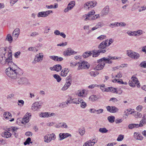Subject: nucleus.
I'll return each instance as SVG.
<instances>
[{
	"instance_id": "f257e3e1",
	"label": "nucleus",
	"mask_w": 146,
	"mask_h": 146,
	"mask_svg": "<svg viewBox=\"0 0 146 146\" xmlns=\"http://www.w3.org/2000/svg\"><path fill=\"white\" fill-rule=\"evenodd\" d=\"M13 68V67H9L5 70L6 74L12 79L16 78L20 75L19 72L21 71V69L17 67Z\"/></svg>"
},
{
	"instance_id": "f03ea898",
	"label": "nucleus",
	"mask_w": 146,
	"mask_h": 146,
	"mask_svg": "<svg viewBox=\"0 0 146 146\" xmlns=\"http://www.w3.org/2000/svg\"><path fill=\"white\" fill-rule=\"evenodd\" d=\"M6 53V49L5 48H0V62L2 65L6 64L7 61L9 59V56L7 58H6L5 56Z\"/></svg>"
},
{
	"instance_id": "7ed1b4c3",
	"label": "nucleus",
	"mask_w": 146,
	"mask_h": 146,
	"mask_svg": "<svg viewBox=\"0 0 146 146\" xmlns=\"http://www.w3.org/2000/svg\"><path fill=\"white\" fill-rule=\"evenodd\" d=\"M72 82V77L71 75L67 76L66 79V82L62 90H65L70 86Z\"/></svg>"
},
{
	"instance_id": "20e7f679",
	"label": "nucleus",
	"mask_w": 146,
	"mask_h": 146,
	"mask_svg": "<svg viewBox=\"0 0 146 146\" xmlns=\"http://www.w3.org/2000/svg\"><path fill=\"white\" fill-rule=\"evenodd\" d=\"M131 80H129V86L132 87H135V85L138 84L137 86L138 88L140 86V83L139 82L137 78L136 77H134L132 76L131 77Z\"/></svg>"
},
{
	"instance_id": "39448f33",
	"label": "nucleus",
	"mask_w": 146,
	"mask_h": 146,
	"mask_svg": "<svg viewBox=\"0 0 146 146\" xmlns=\"http://www.w3.org/2000/svg\"><path fill=\"white\" fill-rule=\"evenodd\" d=\"M127 54L129 57L135 59H138L140 57L139 53L131 50H127Z\"/></svg>"
},
{
	"instance_id": "423d86ee",
	"label": "nucleus",
	"mask_w": 146,
	"mask_h": 146,
	"mask_svg": "<svg viewBox=\"0 0 146 146\" xmlns=\"http://www.w3.org/2000/svg\"><path fill=\"white\" fill-rule=\"evenodd\" d=\"M8 56H9L8 60L7 61V65L9 66V67L12 68L13 67V68H14V67L15 66L14 65V64L12 62V53L11 52H10L8 54Z\"/></svg>"
},
{
	"instance_id": "0eeeda50",
	"label": "nucleus",
	"mask_w": 146,
	"mask_h": 146,
	"mask_svg": "<svg viewBox=\"0 0 146 146\" xmlns=\"http://www.w3.org/2000/svg\"><path fill=\"white\" fill-rule=\"evenodd\" d=\"M31 116V113H27L21 119V123H22L25 124L28 123L29 121L30 118Z\"/></svg>"
},
{
	"instance_id": "6e6552de",
	"label": "nucleus",
	"mask_w": 146,
	"mask_h": 146,
	"mask_svg": "<svg viewBox=\"0 0 146 146\" xmlns=\"http://www.w3.org/2000/svg\"><path fill=\"white\" fill-rule=\"evenodd\" d=\"M106 50L99 49L97 50H93L91 51L92 55H93V57H95L98 56L99 55L100 53H104L106 52Z\"/></svg>"
},
{
	"instance_id": "1a4fd4ad",
	"label": "nucleus",
	"mask_w": 146,
	"mask_h": 146,
	"mask_svg": "<svg viewBox=\"0 0 146 146\" xmlns=\"http://www.w3.org/2000/svg\"><path fill=\"white\" fill-rule=\"evenodd\" d=\"M88 62L85 61H83L81 63L78 62V69L79 70L80 69H84L86 68H88L89 67L87 64Z\"/></svg>"
},
{
	"instance_id": "9d476101",
	"label": "nucleus",
	"mask_w": 146,
	"mask_h": 146,
	"mask_svg": "<svg viewBox=\"0 0 146 146\" xmlns=\"http://www.w3.org/2000/svg\"><path fill=\"white\" fill-rule=\"evenodd\" d=\"M75 2L74 1H70L68 4L67 7L64 10L65 13H67L71 10L75 5Z\"/></svg>"
},
{
	"instance_id": "9b49d317",
	"label": "nucleus",
	"mask_w": 146,
	"mask_h": 146,
	"mask_svg": "<svg viewBox=\"0 0 146 146\" xmlns=\"http://www.w3.org/2000/svg\"><path fill=\"white\" fill-rule=\"evenodd\" d=\"M76 52L74 51L71 48H68L63 52V55L64 56H70L72 54H76Z\"/></svg>"
},
{
	"instance_id": "f8f14e48",
	"label": "nucleus",
	"mask_w": 146,
	"mask_h": 146,
	"mask_svg": "<svg viewBox=\"0 0 146 146\" xmlns=\"http://www.w3.org/2000/svg\"><path fill=\"white\" fill-rule=\"evenodd\" d=\"M17 82L19 84L29 85L30 84V83L29 82V80L25 77L20 78L18 80Z\"/></svg>"
},
{
	"instance_id": "ddd939ff",
	"label": "nucleus",
	"mask_w": 146,
	"mask_h": 146,
	"mask_svg": "<svg viewBox=\"0 0 146 146\" xmlns=\"http://www.w3.org/2000/svg\"><path fill=\"white\" fill-rule=\"evenodd\" d=\"M106 108L108 111L113 113L117 112L119 110V109L115 106H108Z\"/></svg>"
},
{
	"instance_id": "4468645a",
	"label": "nucleus",
	"mask_w": 146,
	"mask_h": 146,
	"mask_svg": "<svg viewBox=\"0 0 146 146\" xmlns=\"http://www.w3.org/2000/svg\"><path fill=\"white\" fill-rule=\"evenodd\" d=\"M109 11V7L108 5L106 6L102 10L101 13V17L106 16L108 15Z\"/></svg>"
},
{
	"instance_id": "2eb2a0df",
	"label": "nucleus",
	"mask_w": 146,
	"mask_h": 146,
	"mask_svg": "<svg viewBox=\"0 0 146 146\" xmlns=\"http://www.w3.org/2000/svg\"><path fill=\"white\" fill-rule=\"evenodd\" d=\"M40 106L38 102H35L32 104L31 110L34 111H37L40 108Z\"/></svg>"
},
{
	"instance_id": "dca6fc26",
	"label": "nucleus",
	"mask_w": 146,
	"mask_h": 146,
	"mask_svg": "<svg viewBox=\"0 0 146 146\" xmlns=\"http://www.w3.org/2000/svg\"><path fill=\"white\" fill-rule=\"evenodd\" d=\"M80 104V107L82 108H85L87 106L86 103L81 98H78L77 104Z\"/></svg>"
},
{
	"instance_id": "f3484780",
	"label": "nucleus",
	"mask_w": 146,
	"mask_h": 146,
	"mask_svg": "<svg viewBox=\"0 0 146 146\" xmlns=\"http://www.w3.org/2000/svg\"><path fill=\"white\" fill-rule=\"evenodd\" d=\"M108 40L107 39L105 41H103L98 46V48L99 49L105 50L106 47L107 46V42H108Z\"/></svg>"
},
{
	"instance_id": "a211bd4d",
	"label": "nucleus",
	"mask_w": 146,
	"mask_h": 146,
	"mask_svg": "<svg viewBox=\"0 0 146 146\" xmlns=\"http://www.w3.org/2000/svg\"><path fill=\"white\" fill-rule=\"evenodd\" d=\"M92 12H90V11L89 12L87 15H83L82 17V19H84L85 21H87L88 20H92V19L91 18L92 16Z\"/></svg>"
},
{
	"instance_id": "6ab92c4d",
	"label": "nucleus",
	"mask_w": 146,
	"mask_h": 146,
	"mask_svg": "<svg viewBox=\"0 0 146 146\" xmlns=\"http://www.w3.org/2000/svg\"><path fill=\"white\" fill-rule=\"evenodd\" d=\"M20 30L19 28H17L14 31L13 33V36L17 38L20 34Z\"/></svg>"
},
{
	"instance_id": "aec40b11",
	"label": "nucleus",
	"mask_w": 146,
	"mask_h": 146,
	"mask_svg": "<svg viewBox=\"0 0 146 146\" xmlns=\"http://www.w3.org/2000/svg\"><path fill=\"white\" fill-rule=\"evenodd\" d=\"M105 65V63L104 62L99 63L96 66L95 68L96 70H99L102 69L104 66Z\"/></svg>"
},
{
	"instance_id": "412c9836",
	"label": "nucleus",
	"mask_w": 146,
	"mask_h": 146,
	"mask_svg": "<svg viewBox=\"0 0 146 146\" xmlns=\"http://www.w3.org/2000/svg\"><path fill=\"white\" fill-rule=\"evenodd\" d=\"M78 98H73L72 99L71 98H70V99H68V100L66 101V104H68V103H74L75 104H77V102H78Z\"/></svg>"
},
{
	"instance_id": "4be33fe9",
	"label": "nucleus",
	"mask_w": 146,
	"mask_h": 146,
	"mask_svg": "<svg viewBox=\"0 0 146 146\" xmlns=\"http://www.w3.org/2000/svg\"><path fill=\"white\" fill-rule=\"evenodd\" d=\"M43 57V55L40 54V53H39V54H37L36 55L35 58V60L37 62H39L40 60H42Z\"/></svg>"
},
{
	"instance_id": "5701e85b",
	"label": "nucleus",
	"mask_w": 146,
	"mask_h": 146,
	"mask_svg": "<svg viewBox=\"0 0 146 146\" xmlns=\"http://www.w3.org/2000/svg\"><path fill=\"white\" fill-rule=\"evenodd\" d=\"M146 123V118L145 115H144L142 117V119L140 121L139 124H138L139 127H142L143 126V125L145 124Z\"/></svg>"
},
{
	"instance_id": "b1692460",
	"label": "nucleus",
	"mask_w": 146,
	"mask_h": 146,
	"mask_svg": "<svg viewBox=\"0 0 146 146\" xmlns=\"http://www.w3.org/2000/svg\"><path fill=\"white\" fill-rule=\"evenodd\" d=\"M3 116L5 119H9L12 117V115L9 112H6L4 113Z\"/></svg>"
},
{
	"instance_id": "393cba45",
	"label": "nucleus",
	"mask_w": 146,
	"mask_h": 146,
	"mask_svg": "<svg viewBox=\"0 0 146 146\" xmlns=\"http://www.w3.org/2000/svg\"><path fill=\"white\" fill-rule=\"evenodd\" d=\"M68 72L69 70L68 69L64 68L61 71V75L62 76L65 77L67 75Z\"/></svg>"
},
{
	"instance_id": "a878e982",
	"label": "nucleus",
	"mask_w": 146,
	"mask_h": 146,
	"mask_svg": "<svg viewBox=\"0 0 146 146\" xmlns=\"http://www.w3.org/2000/svg\"><path fill=\"white\" fill-rule=\"evenodd\" d=\"M138 124L131 123L129 124L128 126V128L130 129H132L134 128H137L139 127Z\"/></svg>"
},
{
	"instance_id": "bb28decb",
	"label": "nucleus",
	"mask_w": 146,
	"mask_h": 146,
	"mask_svg": "<svg viewBox=\"0 0 146 146\" xmlns=\"http://www.w3.org/2000/svg\"><path fill=\"white\" fill-rule=\"evenodd\" d=\"M5 40L8 41L9 43H11L13 41V38L11 34H9L7 35Z\"/></svg>"
},
{
	"instance_id": "cd10ccee",
	"label": "nucleus",
	"mask_w": 146,
	"mask_h": 146,
	"mask_svg": "<svg viewBox=\"0 0 146 146\" xmlns=\"http://www.w3.org/2000/svg\"><path fill=\"white\" fill-rule=\"evenodd\" d=\"M93 3V1H90L89 3L87 2V3L85 4L84 5V7L85 8H87V7H88V9H89L90 7L92 8Z\"/></svg>"
},
{
	"instance_id": "c85d7f7f",
	"label": "nucleus",
	"mask_w": 146,
	"mask_h": 146,
	"mask_svg": "<svg viewBox=\"0 0 146 146\" xmlns=\"http://www.w3.org/2000/svg\"><path fill=\"white\" fill-rule=\"evenodd\" d=\"M90 12H92L93 13H92V17H91V18H92V20H94L100 17V16L99 14L95 15H94V14L95 13V12L94 10H92L90 11Z\"/></svg>"
},
{
	"instance_id": "c756f323",
	"label": "nucleus",
	"mask_w": 146,
	"mask_h": 146,
	"mask_svg": "<svg viewBox=\"0 0 146 146\" xmlns=\"http://www.w3.org/2000/svg\"><path fill=\"white\" fill-rule=\"evenodd\" d=\"M54 70L57 72H58L61 70L62 66L60 64H56L54 66Z\"/></svg>"
},
{
	"instance_id": "7c9ffc66",
	"label": "nucleus",
	"mask_w": 146,
	"mask_h": 146,
	"mask_svg": "<svg viewBox=\"0 0 146 146\" xmlns=\"http://www.w3.org/2000/svg\"><path fill=\"white\" fill-rule=\"evenodd\" d=\"M112 56H109L108 57V58H106L105 57H103L99 60H98L97 62L98 63H99L101 62H103L104 61L109 60L111 59V57Z\"/></svg>"
},
{
	"instance_id": "2f4dec72",
	"label": "nucleus",
	"mask_w": 146,
	"mask_h": 146,
	"mask_svg": "<svg viewBox=\"0 0 146 146\" xmlns=\"http://www.w3.org/2000/svg\"><path fill=\"white\" fill-rule=\"evenodd\" d=\"M107 91L108 92L110 91L113 93L116 92L117 94L118 93L116 91V89L112 87H108Z\"/></svg>"
},
{
	"instance_id": "473e14b6",
	"label": "nucleus",
	"mask_w": 146,
	"mask_h": 146,
	"mask_svg": "<svg viewBox=\"0 0 146 146\" xmlns=\"http://www.w3.org/2000/svg\"><path fill=\"white\" fill-rule=\"evenodd\" d=\"M92 55L91 51H89L88 52H84L83 54V56L84 58H86L89 56Z\"/></svg>"
},
{
	"instance_id": "72a5a7b5",
	"label": "nucleus",
	"mask_w": 146,
	"mask_h": 146,
	"mask_svg": "<svg viewBox=\"0 0 146 146\" xmlns=\"http://www.w3.org/2000/svg\"><path fill=\"white\" fill-rule=\"evenodd\" d=\"M115 117L114 116H110L108 117V119L111 123H113L114 121Z\"/></svg>"
},
{
	"instance_id": "f704fd0d",
	"label": "nucleus",
	"mask_w": 146,
	"mask_h": 146,
	"mask_svg": "<svg viewBox=\"0 0 146 146\" xmlns=\"http://www.w3.org/2000/svg\"><path fill=\"white\" fill-rule=\"evenodd\" d=\"M40 117H48L49 116V113L48 112H43L41 113L40 115Z\"/></svg>"
},
{
	"instance_id": "c9c22d12",
	"label": "nucleus",
	"mask_w": 146,
	"mask_h": 146,
	"mask_svg": "<svg viewBox=\"0 0 146 146\" xmlns=\"http://www.w3.org/2000/svg\"><path fill=\"white\" fill-rule=\"evenodd\" d=\"M44 138L45 139L44 141L47 143L50 142L52 140V138L50 137V136L49 135L45 136L44 137Z\"/></svg>"
},
{
	"instance_id": "e433bc0d",
	"label": "nucleus",
	"mask_w": 146,
	"mask_h": 146,
	"mask_svg": "<svg viewBox=\"0 0 146 146\" xmlns=\"http://www.w3.org/2000/svg\"><path fill=\"white\" fill-rule=\"evenodd\" d=\"M89 98L92 102H94L98 98L96 95H92L90 96Z\"/></svg>"
},
{
	"instance_id": "4c0bfd02",
	"label": "nucleus",
	"mask_w": 146,
	"mask_h": 146,
	"mask_svg": "<svg viewBox=\"0 0 146 146\" xmlns=\"http://www.w3.org/2000/svg\"><path fill=\"white\" fill-rule=\"evenodd\" d=\"M53 77L54 78L57 80V81L58 82H60L61 80L60 77L58 74H55L54 75Z\"/></svg>"
},
{
	"instance_id": "58836bf2",
	"label": "nucleus",
	"mask_w": 146,
	"mask_h": 146,
	"mask_svg": "<svg viewBox=\"0 0 146 146\" xmlns=\"http://www.w3.org/2000/svg\"><path fill=\"white\" fill-rule=\"evenodd\" d=\"M89 74L91 76L95 77L99 74V73L96 71H91L90 72Z\"/></svg>"
},
{
	"instance_id": "ea45409f",
	"label": "nucleus",
	"mask_w": 146,
	"mask_h": 146,
	"mask_svg": "<svg viewBox=\"0 0 146 146\" xmlns=\"http://www.w3.org/2000/svg\"><path fill=\"white\" fill-rule=\"evenodd\" d=\"M19 128H17L15 127H11V128H9L8 129V131H12L13 132L14 131H17Z\"/></svg>"
},
{
	"instance_id": "a19ab883",
	"label": "nucleus",
	"mask_w": 146,
	"mask_h": 146,
	"mask_svg": "<svg viewBox=\"0 0 146 146\" xmlns=\"http://www.w3.org/2000/svg\"><path fill=\"white\" fill-rule=\"evenodd\" d=\"M4 134L5 137L6 138H8L10 137L12 135L8 131L5 132Z\"/></svg>"
},
{
	"instance_id": "79ce46f5",
	"label": "nucleus",
	"mask_w": 146,
	"mask_h": 146,
	"mask_svg": "<svg viewBox=\"0 0 146 146\" xmlns=\"http://www.w3.org/2000/svg\"><path fill=\"white\" fill-rule=\"evenodd\" d=\"M37 17H45L44 11H42L39 12L37 15Z\"/></svg>"
},
{
	"instance_id": "37998d69",
	"label": "nucleus",
	"mask_w": 146,
	"mask_h": 146,
	"mask_svg": "<svg viewBox=\"0 0 146 146\" xmlns=\"http://www.w3.org/2000/svg\"><path fill=\"white\" fill-rule=\"evenodd\" d=\"M99 131L102 133H106L108 132V130L104 127L100 128L99 129Z\"/></svg>"
},
{
	"instance_id": "c03bdc74",
	"label": "nucleus",
	"mask_w": 146,
	"mask_h": 146,
	"mask_svg": "<svg viewBox=\"0 0 146 146\" xmlns=\"http://www.w3.org/2000/svg\"><path fill=\"white\" fill-rule=\"evenodd\" d=\"M134 114L135 117L136 118H140L142 116V114L138 112H134Z\"/></svg>"
},
{
	"instance_id": "a18cd8bd",
	"label": "nucleus",
	"mask_w": 146,
	"mask_h": 146,
	"mask_svg": "<svg viewBox=\"0 0 146 146\" xmlns=\"http://www.w3.org/2000/svg\"><path fill=\"white\" fill-rule=\"evenodd\" d=\"M31 138L30 137L28 138L26 141L24 142V145H26L27 144L29 145L30 143H32V142H31Z\"/></svg>"
},
{
	"instance_id": "49530a36",
	"label": "nucleus",
	"mask_w": 146,
	"mask_h": 146,
	"mask_svg": "<svg viewBox=\"0 0 146 146\" xmlns=\"http://www.w3.org/2000/svg\"><path fill=\"white\" fill-rule=\"evenodd\" d=\"M79 132L81 135H83L85 133V129L84 128L80 129L79 130Z\"/></svg>"
},
{
	"instance_id": "de8ad7c7",
	"label": "nucleus",
	"mask_w": 146,
	"mask_h": 146,
	"mask_svg": "<svg viewBox=\"0 0 146 146\" xmlns=\"http://www.w3.org/2000/svg\"><path fill=\"white\" fill-rule=\"evenodd\" d=\"M105 85H100L98 86V87L99 86L100 87V88L101 90L103 92H105L106 91L107 92V89H108V88H107L106 89L105 88Z\"/></svg>"
},
{
	"instance_id": "09e8293b",
	"label": "nucleus",
	"mask_w": 146,
	"mask_h": 146,
	"mask_svg": "<svg viewBox=\"0 0 146 146\" xmlns=\"http://www.w3.org/2000/svg\"><path fill=\"white\" fill-rule=\"evenodd\" d=\"M104 23L102 22H99L96 25L97 29L101 27L104 26Z\"/></svg>"
},
{
	"instance_id": "8fccbe9b",
	"label": "nucleus",
	"mask_w": 146,
	"mask_h": 146,
	"mask_svg": "<svg viewBox=\"0 0 146 146\" xmlns=\"http://www.w3.org/2000/svg\"><path fill=\"white\" fill-rule=\"evenodd\" d=\"M123 135H120L118 136L117 140L118 141H121L123 139Z\"/></svg>"
},
{
	"instance_id": "3c124183",
	"label": "nucleus",
	"mask_w": 146,
	"mask_h": 146,
	"mask_svg": "<svg viewBox=\"0 0 146 146\" xmlns=\"http://www.w3.org/2000/svg\"><path fill=\"white\" fill-rule=\"evenodd\" d=\"M44 15L45 17L48 16V15L51 13H52V11L51 10H48L44 11Z\"/></svg>"
},
{
	"instance_id": "603ef678",
	"label": "nucleus",
	"mask_w": 146,
	"mask_h": 146,
	"mask_svg": "<svg viewBox=\"0 0 146 146\" xmlns=\"http://www.w3.org/2000/svg\"><path fill=\"white\" fill-rule=\"evenodd\" d=\"M106 36L105 35H101L98 37L97 38L100 40H102L104 38H106Z\"/></svg>"
},
{
	"instance_id": "864d4df0",
	"label": "nucleus",
	"mask_w": 146,
	"mask_h": 146,
	"mask_svg": "<svg viewBox=\"0 0 146 146\" xmlns=\"http://www.w3.org/2000/svg\"><path fill=\"white\" fill-rule=\"evenodd\" d=\"M103 110L102 109H100L98 110H95V112H96L98 114H100V113H103Z\"/></svg>"
},
{
	"instance_id": "5fc2aeb1",
	"label": "nucleus",
	"mask_w": 146,
	"mask_h": 146,
	"mask_svg": "<svg viewBox=\"0 0 146 146\" xmlns=\"http://www.w3.org/2000/svg\"><path fill=\"white\" fill-rule=\"evenodd\" d=\"M140 65L141 67L146 68V62L143 61L140 64Z\"/></svg>"
},
{
	"instance_id": "6e6d98bb",
	"label": "nucleus",
	"mask_w": 146,
	"mask_h": 146,
	"mask_svg": "<svg viewBox=\"0 0 146 146\" xmlns=\"http://www.w3.org/2000/svg\"><path fill=\"white\" fill-rule=\"evenodd\" d=\"M59 136L60 138V140H61L64 139H65L64 136V133H60L59 134Z\"/></svg>"
},
{
	"instance_id": "4d7b16f0",
	"label": "nucleus",
	"mask_w": 146,
	"mask_h": 146,
	"mask_svg": "<svg viewBox=\"0 0 146 146\" xmlns=\"http://www.w3.org/2000/svg\"><path fill=\"white\" fill-rule=\"evenodd\" d=\"M118 23H115L114 24L113 23H111L110 25V26L111 27L113 28L116 26H117Z\"/></svg>"
},
{
	"instance_id": "13d9d810",
	"label": "nucleus",
	"mask_w": 146,
	"mask_h": 146,
	"mask_svg": "<svg viewBox=\"0 0 146 146\" xmlns=\"http://www.w3.org/2000/svg\"><path fill=\"white\" fill-rule=\"evenodd\" d=\"M60 127H64L65 128L67 127V126L66 123L64 122L61 123Z\"/></svg>"
},
{
	"instance_id": "bf43d9fd",
	"label": "nucleus",
	"mask_w": 146,
	"mask_h": 146,
	"mask_svg": "<svg viewBox=\"0 0 146 146\" xmlns=\"http://www.w3.org/2000/svg\"><path fill=\"white\" fill-rule=\"evenodd\" d=\"M58 58V56H50V58L52 59L55 61H56L57 58Z\"/></svg>"
},
{
	"instance_id": "052dcab7",
	"label": "nucleus",
	"mask_w": 146,
	"mask_h": 146,
	"mask_svg": "<svg viewBox=\"0 0 146 146\" xmlns=\"http://www.w3.org/2000/svg\"><path fill=\"white\" fill-rule=\"evenodd\" d=\"M99 85H97V84H92L88 86V88H89L90 89H93V88L95 87H98Z\"/></svg>"
},
{
	"instance_id": "680f3d73",
	"label": "nucleus",
	"mask_w": 146,
	"mask_h": 146,
	"mask_svg": "<svg viewBox=\"0 0 146 146\" xmlns=\"http://www.w3.org/2000/svg\"><path fill=\"white\" fill-rule=\"evenodd\" d=\"M123 120L121 119H117L115 120V122L116 123H119L122 121Z\"/></svg>"
},
{
	"instance_id": "e2e57ef3",
	"label": "nucleus",
	"mask_w": 146,
	"mask_h": 146,
	"mask_svg": "<svg viewBox=\"0 0 146 146\" xmlns=\"http://www.w3.org/2000/svg\"><path fill=\"white\" fill-rule=\"evenodd\" d=\"M110 101H113L114 102H117L118 101V100L115 98H110L109 100Z\"/></svg>"
},
{
	"instance_id": "0e129e2a",
	"label": "nucleus",
	"mask_w": 146,
	"mask_h": 146,
	"mask_svg": "<svg viewBox=\"0 0 146 146\" xmlns=\"http://www.w3.org/2000/svg\"><path fill=\"white\" fill-rule=\"evenodd\" d=\"M142 108V106L141 105H139L136 108L137 110L139 111H140Z\"/></svg>"
},
{
	"instance_id": "69168bd1",
	"label": "nucleus",
	"mask_w": 146,
	"mask_h": 146,
	"mask_svg": "<svg viewBox=\"0 0 146 146\" xmlns=\"http://www.w3.org/2000/svg\"><path fill=\"white\" fill-rule=\"evenodd\" d=\"M14 96V94H10L8 95L7 98V99L12 98H13Z\"/></svg>"
},
{
	"instance_id": "338daca9",
	"label": "nucleus",
	"mask_w": 146,
	"mask_h": 146,
	"mask_svg": "<svg viewBox=\"0 0 146 146\" xmlns=\"http://www.w3.org/2000/svg\"><path fill=\"white\" fill-rule=\"evenodd\" d=\"M67 104H66V102H63L60 105V106L62 108L64 107L65 106H66V105Z\"/></svg>"
},
{
	"instance_id": "774afa93",
	"label": "nucleus",
	"mask_w": 146,
	"mask_h": 146,
	"mask_svg": "<svg viewBox=\"0 0 146 146\" xmlns=\"http://www.w3.org/2000/svg\"><path fill=\"white\" fill-rule=\"evenodd\" d=\"M17 1V0H11L10 3L11 6H13Z\"/></svg>"
}]
</instances>
